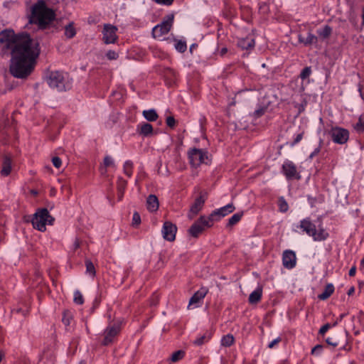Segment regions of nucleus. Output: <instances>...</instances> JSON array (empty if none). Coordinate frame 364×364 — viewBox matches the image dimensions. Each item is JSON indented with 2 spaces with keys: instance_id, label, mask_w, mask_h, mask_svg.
<instances>
[{
  "instance_id": "obj_1",
  "label": "nucleus",
  "mask_w": 364,
  "mask_h": 364,
  "mask_svg": "<svg viewBox=\"0 0 364 364\" xmlns=\"http://www.w3.org/2000/svg\"><path fill=\"white\" fill-rule=\"evenodd\" d=\"M40 53L37 41L27 33L16 35L13 30L0 32V55H11L10 73L16 78H27L33 71Z\"/></svg>"
},
{
  "instance_id": "obj_2",
  "label": "nucleus",
  "mask_w": 364,
  "mask_h": 364,
  "mask_svg": "<svg viewBox=\"0 0 364 364\" xmlns=\"http://www.w3.org/2000/svg\"><path fill=\"white\" fill-rule=\"evenodd\" d=\"M55 11L49 9L44 0H39L31 7L28 23L36 24L40 29H45L55 19Z\"/></svg>"
},
{
  "instance_id": "obj_3",
  "label": "nucleus",
  "mask_w": 364,
  "mask_h": 364,
  "mask_svg": "<svg viewBox=\"0 0 364 364\" xmlns=\"http://www.w3.org/2000/svg\"><path fill=\"white\" fill-rule=\"evenodd\" d=\"M318 220H320L318 228L311 218L306 217L301 220L298 224L294 225L293 230L299 233H306L308 236L311 237L314 242L325 241L329 237V233L323 228L321 218H318Z\"/></svg>"
},
{
  "instance_id": "obj_4",
  "label": "nucleus",
  "mask_w": 364,
  "mask_h": 364,
  "mask_svg": "<svg viewBox=\"0 0 364 364\" xmlns=\"http://www.w3.org/2000/svg\"><path fill=\"white\" fill-rule=\"evenodd\" d=\"M45 79L50 88L58 92L67 91L72 87V79L68 73L58 70L48 71Z\"/></svg>"
},
{
  "instance_id": "obj_5",
  "label": "nucleus",
  "mask_w": 364,
  "mask_h": 364,
  "mask_svg": "<svg viewBox=\"0 0 364 364\" xmlns=\"http://www.w3.org/2000/svg\"><path fill=\"white\" fill-rule=\"evenodd\" d=\"M54 220L46 208H38L33 215L31 223L35 229L45 232L46 225H53Z\"/></svg>"
},
{
  "instance_id": "obj_6",
  "label": "nucleus",
  "mask_w": 364,
  "mask_h": 364,
  "mask_svg": "<svg viewBox=\"0 0 364 364\" xmlns=\"http://www.w3.org/2000/svg\"><path fill=\"white\" fill-rule=\"evenodd\" d=\"M121 325L122 323L120 321H114L109 323L102 335V340L101 341L102 346H109L115 341L121 331Z\"/></svg>"
},
{
  "instance_id": "obj_7",
  "label": "nucleus",
  "mask_w": 364,
  "mask_h": 364,
  "mask_svg": "<svg viewBox=\"0 0 364 364\" xmlns=\"http://www.w3.org/2000/svg\"><path fill=\"white\" fill-rule=\"evenodd\" d=\"M174 14H169L166 16L160 24L155 26L152 29V36L154 38H160L167 34L173 23Z\"/></svg>"
},
{
  "instance_id": "obj_8",
  "label": "nucleus",
  "mask_w": 364,
  "mask_h": 364,
  "mask_svg": "<svg viewBox=\"0 0 364 364\" xmlns=\"http://www.w3.org/2000/svg\"><path fill=\"white\" fill-rule=\"evenodd\" d=\"M188 159L193 167L197 168L202 164H208V152L200 149H192L188 151Z\"/></svg>"
},
{
  "instance_id": "obj_9",
  "label": "nucleus",
  "mask_w": 364,
  "mask_h": 364,
  "mask_svg": "<svg viewBox=\"0 0 364 364\" xmlns=\"http://www.w3.org/2000/svg\"><path fill=\"white\" fill-rule=\"evenodd\" d=\"M281 172L284 174L287 181L294 179L299 180L301 176L297 171L296 166L290 160L286 159L282 166Z\"/></svg>"
},
{
  "instance_id": "obj_10",
  "label": "nucleus",
  "mask_w": 364,
  "mask_h": 364,
  "mask_svg": "<svg viewBox=\"0 0 364 364\" xmlns=\"http://www.w3.org/2000/svg\"><path fill=\"white\" fill-rule=\"evenodd\" d=\"M207 223L206 216L201 215L189 228V234L193 237H198L205 228H211V225H208Z\"/></svg>"
},
{
  "instance_id": "obj_11",
  "label": "nucleus",
  "mask_w": 364,
  "mask_h": 364,
  "mask_svg": "<svg viewBox=\"0 0 364 364\" xmlns=\"http://www.w3.org/2000/svg\"><path fill=\"white\" fill-rule=\"evenodd\" d=\"M118 28L112 24H104L102 29V41L105 44L115 43L118 39Z\"/></svg>"
},
{
  "instance_id": "obj_12",
  "label": "nucleus",
  "mask_w": 364,
  "mask_h": 364,
  "mask_svg": "<svg viewBox=\"0 0 364 364\" xmlns=\"http://www.w3.org/2000/svg\"><path fill=\"white\" fill-rule=\"evenodd\" d=\"M208 293L207 289L202 287L191 297L188 305V309H193L200 307L203 302V299Z\"/></svg>"
},
{
  "instance_id": "obj_13",
  "label": "nucleus",
  "mask_w": 364,
  "mask_h": 364,
  "mask_svg": "<svg viewBox=\"0 0 364 364\" xmlns=\"http://www.w3.org/2000/svg\"><path fill=\"white\" fill-rule=\"evenodd\" d=\"M296 255L294 251L287 250L282 254V264L287 269H292L296 265Z\"/></svg>"
},
{
  "instance_id": "obj_14",
  "label": "nucleus",
  "mask_w": 364,
  "mask_h": 364,
  "mask_svg": "<svg viewBox=\"0 0 364 364\" xmlns=\"http://www.w3.org/2000/svg\"><path fill=\"white\" fill-rule=\"evenodd\" d=\"M177 227L169 221H166L162 227L161 232L164 240L172 242L176 238Z\"/></svg>"
},
{
  "instance_id": "obj_15",
  "label": "nucleus",
  "mask_w": 364,
  "mask_h": 364,
  "mask_svg": "<svg viewBox=\"0 0 364 364\" xmlns=\"http://www.w3.org/2000/svg\"><path fill=\"white\" fill-rule=\"evenodd\" d=\"M205 201V199L202 196H199L196 198L194 203L191 206L190 211L188 214L189 219H193L195 216L202 210Z\"/></svg>"
},
{
  "instance_id": "obj_16",
  "label": "nucleus",
  "mask_w": 364,
  "mask_h": 364,
  "mask_svg": "<svg viewBox=\"0 0 364 364\" xmlns=\"http://www.w3.org/2000/svg\"><path fill=\"white\" fill-rule=\"evenodd\" d=\"M319 134L328 135V136H348L349 132L347 129L338 127H330L324 129L323 133Z\"/></svg>"
},
{
  "instance_id": "obj_17",
  "label": "nucleus",
  "mask_w": 364,
  "mask_h": 364,
  "mask_svg": "<svg viewBox=\"0 0 364 364\" xmlns=\"http://www.w3.org/2000/svg\"><path fill=\"white\" fill-rule=\"evenodd\" d=\"M55 361V353L52 348H48L41 355L38 364H53Z\"/></svg>"
},
{
  "instance_id": "obj_18",
  "label": "nucleus",
  "mask_w": 364,
  "mask_h": 364,
  "mask_svg": "<svg viewBox=\"0 0 364 364\" xmlns=\"http://www.w3.org/2000/svg\"><path fill=\"white\" fill-rule=\"evenodd\" d=\"M12 168V160L10 156H4L2 161V168L1 170V175L2 176H8Z\"/></svg>"
},
{
  "instance_id": "obj_19",
  "label": "nucleus",
  "mask_w": 364,
  "mask_h": 364,
  "mask_svg": "<svg viewBox=\"0 0 364 364\" xmlns=\"http://www.w3.org/2000/svg\"><path fill=\"white\" fill-rule=\"evenodd\" d=\"M262 297V287L257 286V287L250 294L248 301L250 304H257L259 303Z\"/></svg>"
},
{
  "instance_id": "obj_20",
  "label": "nucleus",
  "mask_w": 364,
  "mask_h": 364,
  "mask_svg": "<svg viewBox=\"0 0 364 364\" xmlns=\"http://www.w3.org/2000/svg\"><path fill=\"white\" fill-rule=\"evenodd\" d=\"M299 42L305 46H311L317 43V36L311 33H308L306 37H304L301 34L298 36Z\"/></svg>"
},
{
  "instance_id": "obj_21",
  "label": "nucleus",
  "mask_w": 364,
  "mask_h": 364,
  "mask_svg": "<svg viewBox=\"0 0 364 364\" xmlns=\"http://www.w3.org/2000/svg\"><path fill=\"white\" fill-rule=\"evenodd\" d=\"M127 186V181L122 177H119L117 182L118 200L121 201Z\"/></svg>"
},
{
  "instance_id": "obj_22",
  "label": "nucleus",
  "mask_w": 364,
  "mask_h": 364,
  "mask_svg": "<svg viewBox=\"0 0 364 364\" xmlns=\"http://www.w3.org/2000/svg\"><path fill=\"white\" fill-rule=\"evenodd\" d=\"M212 335L213 333L210 331H206L203 335L198 336L193 343L195 346H200L208 343L211 339Z\"/></svg>"
},
{
  "instance_id": "obj_23",
  "label": "nucleus",
  "mask_w": 364,
  "mask_h": 364,
  "mask_svg": "<svg viewBox=\"0 0 364 364\" xmlns=\"http://www.w3.org/2000/svg\"><path fill=\"white\" fill-rule=\"evenodd\" d=\"M335 288L333 284L329 283L325 286L323 291L318 295L320 300L325 301L328 299L334 292Z\"/></svg>"
},
{
  "instance_id": "obj_24",
  "label": "nucleus",
  "mask_w": 364,
  "mask_h": 364,
  "mask_svg": "<svg viewBox=\"0 0 364 364\" xmlns=\"http://www.w3.org/2000/svg\"><path fill=\"white\" fill-rule=\"evenodd\" d=\"M147 209L154 212L159 208V200L155 195H149L146 200Z\"/></svg>"
},
{
  "instance_id": "obj_25",
  "label": "nucleus",
  "mask_w": 364,
  "mask_h": 364,
  "mask_svg": "<svg viewBox=\"0 0 364 364\" xmlns=\"http://www.w3.org/2000/svg\"><path fill=\"white\" fill-rule=\"evenodd\" d=\"M223 217L222 216L220 210L215 209L214 210L208 217H206V220H208L207 225H213L215 222H218Z\"/></svg>"
},
{
  "instance_id": "obj_26",
  "label": "nucleus",
  "mask_w": 364,
  "mask_h": 364,
  "mask_svg": "<svg viewBox=\"0 0 364 364\" xmlns=\"http://www.w3.org/2000/svg\"><path fill=\"white\" fill-rule=\"evenodd\" d=\"M137 130L139 134L144 136L157 134L156 132H154L152 125L149 123L138 125Z\"/></svg>"
},
{
  "instance_id": "obj_27",
  "label": "nucleus",
  "mask_w": 364,
  "mask_h": 364,
  "mask_svg": "<svg viewBox=\"0 0 364 364\" xmlns=\"http://www.w3.org/2000/svg\"><path fill=\"white\" fill-rule=\"evenodd\" d=\"M114 167V161L113 159L110 156H106L104 158L103 161V165L100 167V171L102 175L106 174L107 173V168L108 167Z\"/></svg>"
},
{
  "instance_id": "obj_28",
  "label": "nucleus",
  "mask_w": 364,
  "mask_h": 364,
  "mask_svg": "<svg viewBox=\"0 0 364 364\" xmlns=\"http://www.w3.org/2000/svg\"><path fill=\"white\" fill-rule=\"evenodd\" d=\"M142 114H143V116L144 117V118L147 121H149V122H154L159 117L158 114L156 113V110L154 109L144 110Z\"/></svg>"
},
{
  "instance_id": "obj_29",
  "label": "nucleus",
  "mask_w": 364,
  "mask_h": 364,
  "mask_svg": "<svg viewBox=\"0 0 364 364\" xmlns=\"http://www.w3.org/2000/svg\"><path fill=\"white\" fill-rule=\"evenodd\" d=\"M279 210L281 213H286L289 210V205L284 196H279L277 202Z\"/></svg>"
},
{
  "instance_id": "obj_30",
  "label": "nucleus",
  "mask_w": 364,
  "mask_h": 364,
  "mask_svg": "<svg viewBox=\"0 0 364 364\" xmlns=\"http://www.w3.org/2000/svg\"><path fill=\"white\" fill-rule=\"evenodd\" d=\"M76 34V30L74 27V23L70 22L65 26V36L68 38H73Z\"/></svg>"
},
{
  "instance_id": "obj_31",
  "label": "nucleus",
  "mask_w": 364,
  "mask_h": 364,
  "mask_svg": "<svg viewBox=\"0 0 364 364\" xmlns=\"http://www.w3.org/2000/svg\"><path fill=\"white\" fill-rule=\"evenodd\" d=\"M243 215V213H236L234 215H232L229 219L227 224V227H232L235 225H236L237 223L240 221L242 219V217Z\"/></svg>"
},
{
  "instance_id": "obj_32",
  "label": "nucleus",
  "mask_w": 364,
  "mask_h": 364,
  "mask_svg": "<svg viewBox=\"0 0 364 364\" xmlns=\"http://www.w3.org/2000/svg\"><path fill=\"white\" fill-rule=\"evenodd\" d=\"M238 45L240 47H241L242 49H248L250 48L254 47L255 46V41L252 38H243L239 41Z\"/></svg>"
},
{
  "instance_id": "obj_33",
  "label": "nucleus",
  "mask_w": 364,
  "mask_h": 364,
  "mask_svg": "<svg viewBox=\"0 0 364 364\" xmlns=\"http://www.w3.org/2000/svg\"><path fill=\"white\" fill-rule=\"evenodd\" d=\"M220 343L224 347H230L235 343V338L232 334H227L222 337Z\"/></svg>"
},
{
  "instance_id": "obj_34",
  "label": "nucleus",
  "mask_w": 364,
  "mask_h": 364,
  "mask_svg": "<svg viewBox=\"0 0 364 364\" xmlns=\"http://www.w3.org/2000/svg\"><path fill=\"white\" fill-rule=\"evenodd\" d=\"M332 33V28L331 26L326 25L323 28L318 29L317 33L323 38H328Z\"/></svg>"
},
{
  "instance_id": "obj_35",
  "label": "nucleus",
  "mask_w": 364,
  "mask_h": 364,
  "mask_svg": "<svg viewBox=\"0 0 364 364\" xmlns=\"http://www.w3.org/2000/svg\"><path fill=\"white\" fill-rule=\"evenodd\" d=\"M185 355H186V353L184 350H176L174 353H173V354L171 355V356L170 358V360L172 363H177V362L180 361L181 360H182L184 358Z\"/></svg>"
},
{
  "instance_id": "obj_36",
  "label": "nucleus",
  "mask_w": 364,
  "mask_h": 364,
  "mask_svg": "<svg viewBox=\"0 0 364 364\" xmlns=\"http://www.w3.org/2000/svg\"><path fill=\"white\" fill-rule=\"evenodd\" d=\"M223 217H225L230 213H232L235 208L232 203H228L226 205L218 208Z\"/></svg>"
},
{
  "instance_id": "obj_37",
  "label": "nucleus",
  "mask_w": 364,
  "mask_h": 364,
  "mask_svg": "<svg viewBox=\"0 0 364 364\" xmlns=\"http://www.w3.org/2000/svg\"><path fill=\"white\" fill-rule=\"evenodd\" d=\"M124 173L130 178L133 173V163L128 160L126 161L123 166Z\"/></svg>"
},
{
  "instance_id": "obj_38",
  "label": "nucleus",
  "mask_w": 364,
  "mask_h": 364,
  "mask_svg": "<svg viewBox=\"0 0 364 364\" xmlns=\"http://www.w3.org/2000/svg\"><path fill=\"white\" fill-rule=\"evenodd\" d=\"M86 273L92 277L95 276L96 272L93 263L90 259L85 260Z\"/></svg>"
},
{
  "instance_id": "obj_39",
  "label": "nucleus",
  "mask_w": 364,
  "mask_h": 364,
  "mask_svg": "<svg viewBox=\"0 0 364 364\" xmlns=\"http://www.w3.org/2000/svg\"><path fill=\"white\" fill-rule=\"evenodd\" d=\"M354 129L357 134H360L364 131V115L360 117L358 122L354 126Z\"/></svg>"
},
{
  "instance_id": "obj_40",
  "label": "nucleus",
  "mask_w": 364,
  "mask_h": 364,
  "mask_svg": "<svg viewBox=\"0 0 364 364\" xmlns=\"http://www.w3.org/2000/svg\"><path fill=\"white\" fill-rule=\"evenodd\" d=\"M337 324H338L337 321L334 322L332 324L329 323L324 324L319 329V331H318L319 335L323 336L330 328L336 326Z\"/></svg>"
},
{
  "instance_id": "obj_41",
  "label": "nucleus",
  "mask_w": 364,
  "mask_h": 364,
  "mask_svg": "<svg viewBox=\"0 0 364 364\" xmlns=\"http://www.w3.org/2000/svg\"><path fill=\"white\" fill-rule=\"evenodd\" d=\"M73 301L76 304H82L84 303L83 296L79 290H75L73 295Z\"/></svg>"
},
{
  "instance_id": "obj_42",
  "label": "nucleus",
  "mask_w": 364,
  "mask_h": 364,
  "mask_svg": "<svg viewBox=\"0 0 364 364\" xmlns=\"http://www.w3.org/2000/svg\"><path fill=\"white\" fill-rule=\"evenodd\" d=\"M267 109V105L259 106L252 114L253 117L259 118L266 112Z\"/></svg>"
},
{
  "instance_id": "obj_43",
  "label": "nucleus",
  "mask_w": 364,
  "mask_h": 364,
  "mask_svg": "<svg viewBox=\"0 0 364 364\" xmlns=\"http://www.w3.org/2000/svg\"><path fill=\"white\" fill-rule=\"evenodd\" d=\"M175 48L178 51L183 53L186 51L187 46L186 42L178 41L175 44Z\"/></svg>"
},
{
  "instance_id": "obj_44",
  "label": "nucleus",
  "mask_w": 364,
  "mask_h": 364,
  "mask_svg": "<svg viewBox=\"0 0 364 364\" xmlns=\"http://www.w3.org/2000/svg\"><path fill=\"white\" fill-rule=\"evenodd\" d=\"M311 69L310 67H306L304 68L302 71L300 73V77L302 79V80H304L306 78H307L308 77H309V75H311Z\"/></svg>"
},
{
  "instance_id": "obj_45",
  "label": "nucleus",
  "mask_w": 364,
  "mask_h": 364,
  "mask_svg": "<svg viewBox=\"0 0 364 364\" xmlns=\"http://www.w3.org/2000/svg\"><path fill=\"white\" fill-rule=\"evenodd\" d=\"M323 351V346L318 344L311 349V354L314 355H320Z\"/></svg>"
},
{
  "instance_id": "obj_46",
  "label": "nucleus",
  "mask_w": 364,
  "mask_h": 364,
  "mask_svg": "<svg viewBox=\"0 0 364 364\" xmlns=\"http://www.w3.org/2000/svg\"><path fill=\"white\" fill-rule=\"evenodd\" d=\"M140 223H141L140 215L137 212L134 213L133 216H132V225L134 226H137Z\"/></svg>"
},
{
  "instance_id": "obj_47",
  "label": "nucleus",
  "mask_w": 364,
  "mask_h": 364,
  "mask_svg": "<svg viewBox=\"0 0 364 364\" xmlns=\"http://www.w3.org/2000/svg\"><path fill=\"white\" fill-rule=\"evenodd\" d=\"M166 122L168 127L173 128L176 124V121L173 116H168L166 119Z\"/></svg>"
},
{
  "instance_id": "obj_48",
  "label": "nucleus",
  "mask_w": 364,
  "mask_h": 364,
  "mask_svg": "<svg viewBox=\"0 0 364 364\" xmlns=\"http://www.w3.org/2000/svg\"><path fill=\"white\" fill-rule=\"evenodd\" d=\"M52 163L55 168H59L62 165V161L58 156H54L52 159Z\"/></svg>"
},
{
  "instance_id": "obj_49",
  "label": "nucleus",
  "mask_w": 364,
  "mask_h": 364,
  "mask_svg": "<svg viewBox=\"0 0 364 364\" xmlns=\"http://www.w3.org/2000/svg\"><path fill=\"white\" fill-rule=\"evenodd\" d=\"M106 56L109 60H116L118 58V54L114 50H109Z\"/></svg>"
},
{
  "instance_id": "obj_50",
  "label": "nucleus",
  "mask_w": 364,
  "mask_h": 364,
  "mask_svg": "<svg viewBox=\"0 0 364 364\" xmlns=\"http://www.w3.org/2000/svg\"><path fill=\"white\" fill-rule=\"evenodd\" d=\"M335 144H344L347 142L348 138H331Z\"/></svg>"
},
{
  "instance_id": "obj_51",
  "label": "nucleus",
  "mask_w": 364,
  "mask_h": 364,
  "mask_svg": "<svg viewBox=\"0 0 364 364\" xmlns=\"http://www.w3.org/2000/svg\"><path fill=\"white\" fill-rule=\"evenodd\" d=\"M154 1L159 4H163V5H166V6H170L173 2V0H154Z\"/></svg>"
},
{
  "instance_id": "obj_52",
  "label": "nucleus",
  "mask_w": 364,
  "mask_h": 364,
  "mask_svg": "<svg viewBox=\"0 0 364 364\" xmlns=\"http://www.w3.org/2000/svg\"><path fill=\"white\" fill-rule=\"evenodd\" d=\"M326 343L328 345L331 346L333 347H336L338 345V343L337 341H333V339L332 338H329V337L326 339Z\"/></svg>"
},
{
  "instance_id": "obj_53",
  "label": "nucleus",
  "mask_w": 364,
  "mask_h": 364,
  "mask_svg": "<svg viewBox=\"0 0 364 364\" xmlns=\"http://www.w3.org/2000/svg\"><path fill=\"white\" fill-rule=\"evenodd\" d=\"M281 341V338L280 337H277V338L274 339L273 341H272L269 345H268V347L269 348H273L275 347L276 345H277L279 342Z\"/></svg>"
},
{
  "instance_id": "obj_54",
  "label": "nucleus",
  "mask_w": 364,
  "mask_h": 364,
  "mask_svg": "<svg viewBox=\"0 0 364 364\" xmlns=\"http://www.w3.org/2000/svg\"><path fill=\"white\" fill-rule=\"evenodd\" d=\"M62 321H63V323L65 325L70 324V318L68 316V314L66 312H64Z\"/></svg>"
},
{
  "instance_id": "obj_55",
  "label": "nucleus",
  "mask_w": 364,
  "mask_h": 364,
  "mask_svg": "<svg viewBox=\"0 0 364 364\" xmlns=\"http://www.w3.org/2000/svg\"><path fill=\"white\" fill-rule=\"evenodd\" d=\"M307 200L311 207H314L315 205V203L316 200L315 198L309 196L307 197Z\"/></svg>"
},
{
  "instance_id": "obj_56",
  "label": "nucleus",
  "mask_w": 364,
  "mask_h": 364,
  "mask_svg": "<svg viewBox=\"0 0 364 364\" xmlns=\"http://www.w3.org/2000/svg\"><path fill=\"white\" fill-rule=\"evenodd\" d=\"M320 152V148L317 147L314 149V151L309 155V159H312L314 156H316Z\"/></svg>"
},
{
  "instance_id": "obj_57",
  "label": "nucleus",
  "mask_w": 364,
  "mask_h": 364,
  "mask_svg": "<svg viewBox=\"0 0 364 364\" xmlns=\"http://www.w3.org/2000/svg\"><path fill=\"white\" fill-rule=\"evenodd\" d=\"M355 274H356V267L353 266L350 269L348 274L350 277H354L355 275Z\"/></svg>"
},
{
  "instance_id": "obj_58",
  "label": "nucleus",
  "mask_w": 364,
  "mask_h": 364,
  "mask_svg": "<svg viewBox=\"0 0 364 364\" xmlns=\"http://www.w3.org/2000/svg\"><path fill=\"white\" fill-rule=\"evenodd\" d=\"M220 364H231V363H229V361L226 358L222 356L220 358Z\"/></svg>"
},
{
  "instance_id": "obj_59",
  "label": "nucleus",
  "mask_w": 364,
  "mask_h": 364,
  "mask_svg": "<svg viewBox=\"0 0 364 364\" xmlns=\"http://www.w3.org/2000/svg\"><path fill=\"white\" fill-rule=\"evenodd\" d=\"M12 312L22 313L23 314H25V311L21 308L14 309L12 310Z\"/></svg>"
},
{
  "instance_id": "obj_60",
  "label": "nucleus",
  "mask_w": 364,
  "mask_h": 364,
  "mask_svg": "<svg viewBox=\"0 0 364 364\" xmlns=\"http://www.w3.org/2000/svg\"><path fill=\"white\" fill-rule=\"evenodd\" d=\"M354 292H355V288L353 287H352L348 289L347 294L348 296H351L354 294Z\"/></svg>"
},
{
  "instance_id": "obj_61",
  "label": "nucleus",
  "mask_w": 364,
  "mask_h": 364,
  "mask_svg": "<svg viewBox=\"0 0 364 364\" xmlns=\"http://www.w3.org/2000/svg\"><path fill=\"white\" fill-rule=\"evenodd\" d=\"M228 51V49L226 48H223L220 50V55L223 56Z\"/></svg>"
},
{
  "instance_id": "obj_62",
  "label": "nucleus",
  "mask_w": 364,
  "mask_h": 364,
  "mask_svg": "<svg viewBox=\"0 0 364 364\" xmlns=\"http://www.w3.org/2000/svg\"><path fill=\"white\" fill-rule=\"evenodd\" d=\"M362 20V25L364 26V8L363 9Z\"/></svg>"
},
{
  "instance_id": "obj_63",
  "label": "nucleus",
  "mask_w": 364,
  "mask_h": 364,
  "mask_svg": "<svg viewBox=\"0 0 364 364\" xmlns=\"http://www.w3.org/2000/svg\"><path fill=\"white\" fill-rule=\"evenodd\" d=\"M346 316V314H342L340 315L339 320L341 321Z\"/></svg>"
},
{
  "instance_id": "obj_64",
  "label": "nucleus",
  "mask_w": 364,
  "mask_h": 364,
  "mask_svg": "<svg viewBox=\"0 0 364 364\" xmlns=\"http://www.w3.org/2000/svg\"><path fill=\"white\" fill-rule=\"evenodd\" d=\"M360 266L361 267H364V257L360 261Z\"/></svg>"
}]
</instances>
